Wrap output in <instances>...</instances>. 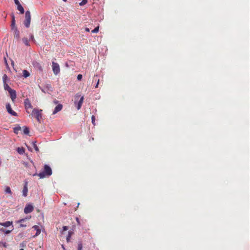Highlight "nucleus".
Instances as JSON below:
<instances>
[{
  "label": "nucleus",
  "instance_id": "f257e3e1",
  "mask_svg": "<svg viewBox=\"0 0 250 250\" xmlns=\"http://www.w3.org/2000/svg\"><path fill=\"white\" fill-rule=\"evenodd\" d=\"M52 173V169L51 167L47 165H45L44 166L43 170L42 172L39 173V174L35 173L33 175V176L38 175L40 177V178H43L45 177H49L51 175Z\"/></svg>",
  "mask_w": 250,
  "mask_h": 250
},
{
  "label": "nucleus",
  "instance_id": "f03ea898",
  "mask_svg": "<svg viewBox=\"0 0 250 250\" xmlns=\"http://www.w3.org/2000/svg\"><path fill=\"white\" fill-rule=\"evenodd\" d=\"M31 22V14L29 11H27L25 14V19L24 21V24L26 28L30 27Z\"/></svg>",
  "mask_w": 250,
  "mask_h": 250
},
{
  "label": "nucleus",
  "instance_id": "7ed1b4c3",
  "mask_svg": "<svg viewBox=\"0 0 250 250\" xmlns=\"http://www.w3.org/2000/svg\"><path fill=\"white\" fill-rule=\"evenodd\" d=\"M42 109H38L36 108H34L32 112V115L34 116L38 120V122H40L41 119H42Z\"/></svg>",
  "mask_w": 250,
  "mask_h": 250
},
{
  "label": "nucleus",
  "instance_id": "20e7f679",
  "mask_svg": "<svg viewBox=\"0 0 250 250\" xmlns=\"http://www.w3.org/2000/svg\"><path fill=\"white\" fill-rule=\"evenodd\" d=\"M52 67L53 72L55 75H57L60 72V68L59 64L58 63L55 62H52Z\"/></svg>",
  "mask_w": 250,
  "mask_h": 250
},
{
  "label": "nucleus",
  "instance_id": "39448f33",
  "mask_svg": "<svg viewBox=\"0 0 250 250\" xmlns=\"http://www.w3.org/2000/svg\"><path fill=\"white\" fill-rule=\"evenodd\" d=\"M6 108L7 109V112L11 115L14 116H17V113L12 109L11 105L10 104H9V103L6 104Z\"/></svg>",
  "mask_w": 250,
  "mask_h": 250
},
{
  "label": "nucleus",
  "instance_id": "423d86ee",
  "mask_svg": "<svg viewBox=\"0 0 250 250\" xmlns=\"http://www.w3.org/2000/svg\"><path fill=\"white\" fill-rule=\"evenodd\" d=\"M34 208L31 204H27L24 209V212L25 214H28L31 212L33 210Z\"/></svg>",
  "mask_w": 250,
  "mask_h": 250
},
{
  "label": "nucleus",
  "instance_id": "0eeeda50",
  "mask_svg": "<svg viewBox=\"0 0 250 250\" xmlns=\"http://www.w3.org/2000/svg\"><path fill=\"white\" fill-rule=\"evenodd\" d=\"M14 229V226H11L10 229H7L5 227H0V231L3 232L6 234L10 233Z\"/></svg>",
  "mask_w": 250,
  "mask_h": 250
},
{
  "label": "nucleus",
  "instance_id": "6e6552de",
  "mask_svg": "<svg viewBox=\"0 0 250 250\" xmlns=\"http://www.w3.org/2000/svg\"><path fill=\"white\" fill-rule=\"evenodd\" d=\"M0 225L5 228H9V229H10V228L11 226H13L12 222L10 221H6L3 223H0Z\"/></svg>",
  "mask_w": 250,
  "mask_h": 250
},
{
  "label": "nucleus",
  "instance_id": "1a4fd4ad",
  "mask_svg": "<svg viewBox=\"0 0 250 250\" xmlns=\"http://www.w3.org/2000/svg\"><path fill=\"white\" fill-rule=\"evenodd\" d=\"M24 105L26 109L27 110L29 108H32V105L31 104L30 100L28 99H26L24 101Z\"/></svg>",
  "mask_w": 250,
  "mask_h": 250
},
{
  "label": "nucleus",
  "instance_id": "9d476101",
  "mask_svg": "<svg viewBox=\"0 0 250 250\" xmlns=\"http://www.w3.org/2000/svg\"><path fill=\"white\" fill-rule=\"evenodd\" d=\"M9 93L10 94V97L13 101L16 98V92L15 90L12 89L11 91H9Z\"/></svg>",
  "mask_w": 250,
  "mask_h": 250
},
{
  "label": "nucleus",
  "instance_id": "9b49d317",
  "mask_svg": "<svg viewBox=\"0 0 250 250\" xmlns=\"http://www.w3.org/2000/svg\"><path fill=\"white\" fill-rule=\"evenodd\" d=\"M62 105L61 104H59L57 105L55 108L54 111H53V114H55L59 111H61L62 109Z\"/></svg>",
  "mask_w": 250,
  "mask_h": 250
},
{
  "label": "nucleus",
  "instance_id": "f8f14e48",
  "mask_svg": "<svg viewBox=\"0 0 250 250\" xmlns=\"http://www.w3.org/2000/svg\"><path fill=\"white\" fill-rule=\"evenodd\" d=\"M11 18H12V21H11V30H14L15 28H17L15 26V16L14 14H11Z\"/></svg>",
  "mask_w": 250,
  "mask_h": 250
},
{
  "label": "nucleus",
  "instance_id": "ddd939ff",
  "mask_svg": "<svg viewBox=\"0 0 250 250\" xmlns=\"http://www.w3.org/2000/svg\"><path fill=\"white\" fill-rule=\"evenodd\" d=\"M27 192H28L27 183L25 182V183L24 185L23 190H22V195L24 197L27 196Z\"/></svg>",
  "mask_w": 250,
  "mask_h": 250
},
{
  "label": "nucleus",
  "instance_id": "4468645a",
  "mask_svg": "<svg viewBox=\"0 0 250 250\" xmlns=\"http://www.w3.org/2000/svg\"><path fill=\"white\" fill-rule=\"evenodd\" d=\"M14 31V38L17 40H19L20 38V32L18 30L17 28H15L13 30Z\"/></svg>",
  "mask_w": 250,
  "mask_h": 250
},
{
  "label": "nucleus",
  "instance_id": "2eb2a0df",
  "mask_svg": "<svg viewBox=\"0 0 250 250\" xmlns=\"http://www.w3.org/2000/svg\"><path fill=\"white\" fill-rule=\"evenodd\" d=\"M83 101V96H82L77 104V107L78 110H79L81 108Z\"/></svg>",
  "mask_w": 250,
  "mask_h": 250
},
{
  "label": "nucleus",
  "instance_id": "dca6fc26",
  "mask_svg": "<svg viewBox=\"0 0 250 250\" xmlns=\"http://www.w3.org/2000/svg\"><path fill=\"white\" fill-rule=\"evenodd\" d=\"M17 9L20 12L21 14H23L24 12V8L21 3L17 5Z\"/></svg>",
  "mask_w": 250,
  "mask_h": 250
},
{
  "label": "nucleus",
  "instance_id": "f3484780",
  "mask_svg": "<svg viewBox=\"0 0 250 250\" xmlns=\"http://www.w3.org/2000/svg\"><path fill=\"white\" fill-rule=\"evenodd\" d=\"M33 228L35 230H36V234H35V236H37L39 235L40 234V233H41V230L39 229V227L38 226L35 225V226H33Z\"/></svg>",
  "mask_w": 250,
  "mask_h": 250
},
{
  "label": "nucleus",
  "instance_id": "a211bd4d",
  "mask_svg": "<svg viewBox=\"0 0 250 250\" xmlns=\"http://www.w3.org/2000/svg\"><path fill=\"white\" fill-rule=\"evenodd\" d=\"M24 148L23 147H18L17 149V152L20 154H23L24 153Z\"/></svg>",
  "mask_w": 250,
  "mask_h": 250
},
{
  "label": "nucleus",
  "instance_id": "6ab92c4d",
  "mask_svg": "<svg viewBox=\"0 0 250 250\" xmlns=\"http://www.w3.org/2000/svg\"><path fill=\"white\" fill-rule=\"evenodd\" d=\"M23 42L25 44L26 46H30L28 40L27 38H23L22 39Z\"/></svg>",
  "mask_w": 250,
  "mask_h": 250
},
{
  "label": "nucleus",
  "instance_id": "aec40b11",
  "mask_svg": "<svg viewBox=\"0 0 250 250\" xmlns=\"http://www.w3.org/2000/svg\"><path fill=\"white\" fill-rule=\"evenodd\" d=\"M23 76L24 77V78H27L28 77H29L30 76V73L29 72L26 70H24L23 71Z\"/></svg>",
  "mask_w": 250,
  "mask_h": 250
},
{
  "label": "nucleus",
  "instance_id": "412c9836",
  "mask_svg": "<svg viewBox=\"0 0 250 250\" xmlns=\"http://www.w3.org/2000/svg\"><path fill=\"white\" fill-rule=\"evenodd\" d=\"M4 88L5 90L11 91L12 89L10 87V86L6 83H3Z\"/></svg>",
  "mask_w": 250,
  "mask_h": 250
},
{
  "label": "nucleus",
  "instance_id": "4be33fe9",
  "mask_svg": "<svg viewBox=\"0 0 250 250\" xmlns=\"http://www.w3.org/2000/svg\"><path fill=\"white\" fill-rule=\"evenodd\" d=\"M73 234V232L71 231H69L68 234L66 237V241L67 242H69L70 241V238L71 237V235Z\"/></svg>",
  "mask_w": 250,
  "mask_h": 250
},
{
  "label": "nucleus",
  "instance_id": "5701e85b",
  "mask_svg": "<svg viewBox=\"0 0 250 250\" xmlns=\"http://www.w3.org/2000/svg\"><path fill=\"white\" fill-rule=\"evenodd\" d=\"M97 76L96 75V76H94V77H93V81H95L96 82H97L96 83V84L95 85V88H97L98 87V85H99V79H97Z\"/></svg>",
  "mask_w": 250,
  "mask_h": 250
},
{
  "label": "nucleus",
  "instance_id": "b1692460",
  "mask_svg": "<svg viewBox=\"0 0 250 250\" xmlns=\"http://www.w3.org/2000/svg\"><path fill=\"white\" fill-rule=\"evenodd\" d=\"M21 130L20 126H17L14 128V132L16 134H18L19 131Z\"/></svg>",
  "mask_w": 250,
  "mask_h": 250
},
{
  "label": "nucleus",
  "instance_id": "393cba45",
  "mask_svg": "<svg viewBox=\"0 0 250 250\" xmlns=\"http://www.w3.org/2000/svg\"><path fill=\"white\" fill-rule=\"evenodd\" d=\"M32 144H33V146L34 148H35V150L37 152H38L39 151V149L36 145V142L35 141V142H32Z\"/></svg>",
  "mask_w": 250,
  "mask_h": 250
},
{
  "label": "nucleus",
  "instance_id": "a878e982",
  "mask_svg": "<svg viewBox=\"0 0 250 250\" xmlns=\"http://www.w3.org/2000/svg\"><path fill=\"white\" fill-rule=\"evenodd\" d=\"M5 192L6 193H8V194H11L12 192H11V189H10V187H6L5 188Z\"/></svg>",
  "mask_w": 250,
  "mask_h": 250
},
{
  "label": "nucleus",
  "instance_id": "bb28decb",
  "mask_svg": "<svg viewBox=\"0 0 250 250\" xmlns=\"http://www.w3.org/2000/svg\"><path fill=\"white\" fill-rule=\"evenodd\" d=\"M23 133L25 134H28L29 133V129L27 127L25 126L23 129Z\"/></svg>",
  "mask_w": 250,
  "mask_h": 250
},
{
  "label": "nucleus",
  "instance_id": "cd10ccee",
  "mask_svg": "<svg viewBox=\"0 0 250 250\" xmlns=\"http://www.w3.org/2000/svg\"><path fill=\"white\" fill-rule=\"evenodd\" d=\"M8 79V77L6 75V74H4L2 76V81H3V83H6V81Z\"/></svg>",
  "mask_w": 250,
  "mask_h": 250
},
{
  "label": "nucleus",
  "instance_id": "c85d7f7f",
  "mask_svg": "<svg viewBox=\"0 0 250 250\" xmlns=\"http://www.w3.org/2000/svg\"><path fill=\"white\" fill-rule=\"evenodd\" d=\"M34 65L36 67H38V68H39L40 70H42V66H41V65L40 64V63H38V62H36L35 63H34Z\"/></svg>",
  "mask_w": 250,
  "mask_h": 250
},
{
  "label": "nucleus",
  "instance_id": "c756f323",
  "mask_svg": "<svg viewBox=\"0 0 250 250\" xmlns=\"http://www.w3.org/2000/svg\"><path fill=\"white\" fill-rule=\"evenodd\" d=\"M83 245L81 242H79L78 244V250H83Z\"/></svg>",
  "mask_w": 250,
  "mask_h": 250
},
{
  "label": "nucleus",
  "instance_id": "7c9ffc66",
  "mask_svg": "<svg viewBox=\"0 0 250 250\" xmlns=\"http://www.w3.org/2000/svg\"><path fill=\"white\" fill-rule=\"evenodd\" d=\"M87 2V0H83L80 3V5L83 6Z\"/></svg>",
  "mask_w": 250,
  "mask_h": 250
},
{
  "label": "nucleus",
  "instance_id": "2f4dec72",
  "mask_svg": "<svg viewBox=\"0 0 250 250\" xmlns=\"http://www.w3.org/2000/svg\"><path fill=\"white\" fill-rule=\"evenodd\" d=\"M98 31H99V26L95 28L93 30H92L91 32L93 33H97Z\"/></svg>",
  "mask_w": 250,
  "mask_h": 250
},
{
  "label": "nucleus",
  "instance_id": "473e14b6",
  "mask_svg": "<svg viewBox=\"0 0 250 250\" xmlns=\"http://www.w3.org/2000/svg\"><path fill=\"white\" fill-rule=\"evenodd\" d=\"M2 246L4 248H6L7 247V245L6 242H2L0 241V246Z\"/></svg>",
  "mask_w": 250,
  "mask_h": 250
},
{
  "label": "nucleus",
  "instance_id": "72a5a7b5",
  "mask_svg": "<svg viewBox=\"0 0 250 250\" xmlns=\"http://www.w3.org/2000/svg\"><path fill=\"white\" fill-rule=\"evenodd\" d=\"M29 40H31L32 41H33V42H35V40L34 39V36H33V34H30V38H29Z\"/></svg>",
  "mask_w": 250,
  "mask_h": 250
},
{
  "label": "nucleus",
  "instance_id": "f704fd0d",
  "mask_svg": "<svg viewBox=\"0 0 250 250\" xmlns=\"http://www.w3.org/2000/svg\"><path fill=\"white\" fill-rule=\"evenodd\" d=\"M45 88L47 90H50V91H52V87L51 86V85L50 84H47L46 87H45Z\"/></svg>",
  "mask_w": 250,
  "mask_h": 250
},
{
  "label": "nucleus",
  "instance_id": "c9c22d12",
  "mask_svg": "<svg viewBox=\"0 0 250 250\" xmlns=\"http://www.w3.org/2000/svg\"><path fill=\"white\" fill-rule=\"evenodd\" d=\"M91 120H92V123L93 125H95V116L94 115H93L92 116Z\"/></svg>",
  "mask_w": 250,
  "mask_h": 250
},
{
  "label": "nucleus",
  "instance_id": "e433bc0d",
  "mask_svg": "<svg viewBox=\"0 0 250 250\" xmlns=\"http://www.w3.org/2000/svg\"><path fill=\"white\" fill-rule=\"evenodd\" d=\"M82 78H83V76H82V75H81V74H79V75L77 76V79H78L79 81H81V80L82 79Z\"/></svg>",
  "mask_w": 250,
  "mask_h": 250
},
{
  "label": "nucleus",
  "instance_id": "4c0bfd02",
  "mask_svg": "<svg viewBox=\"0 0 250 250\" xmlns=\"http://www.w3.org/2000/svg\"><path fill=\"white\" fill-rule=\"evenodd\" d=\"M68 229V227L67 226H63L62 228V230L63 231H66Z\"/></svg>",
  "mask_w": 250,
  "mask_h": 250
},
{
  "label": "nucleus",
  "instance_id": "58836bf2",
  "mask_svg": "<svg viewBox=\"0 0 250 250\" xmlns=\"http://www.w3.org/2000/svg\"><path fill=\"white\" fill-rule=\"evenodd\" d=\"M15 3L17 5L19 4H20V2H19V0H14Z\"/></svg>",
  "mask_w": 250,
  "mask_h": 250
},
{
  "label": "nucleus",
  "instance_id": "ea45409f",
  "mask_svg": "<svg viewBox=\"0 0 250 250\" xmlns=\"http://www.w3.org/2000/svg\"><path fill=\"white\" fill-rule=\"evenodd\" d=\"M25 220V219H22L19 220L17 222L18 223H22V222H24Z\"/></svg>",
  "mask_w": 250,
  "mask_h": 250
},
{
  "label": "nucleus",
  "instance_id": "a19ab883",
  "mask_svg": "<svg viewBox=\"0 0 250 250\" xmlns=\"http://www.w3.org/2000/svg\"><path fill=\"white\" fill-rule=\"evenodd\" d=\"M20 227H25L26 226V225H24L23 224H21L20 225Z\"/></svg>",
  "mask_w": 250,
  "mask_h": 250
},
{
  "label": "nucleus",
  "instance_id": "79ce46f5",
  "mask_svg": "<svg viewBox=\"0 0 250 250\" xmlns=\"http://www.w3.org/2000/svg\"><path fill=\"white\" fill-rule=\"evenodd\" d=\"M42 91L44 92V93H46V88H44V89H41Z\"/></svg>",
  "mask_w": 250,
  "mask_h": 250
},
{
  "label": "nucleus",
  "instance_id": "37998d69",
  "mask_svg": "<svg viewBox=\"0 0 250 250\" xmlns=\"http://www.w3.org/2000/svg\"><path fill=\"white\" fill-rule=\"evenodd\" d=\"M85 30L87 32H89V29L88 28H85Z\"/></svg>",
  "mask_w": 250,
  "mask_h": 250
},
{
  "label": "nucleus",
  "instance_id": "c03bdc74",
  "mask_svg": "<svg viewBox=\"0 0 250 250\" xmlns=\"http://www.w3.org/2000/svg\"><path fill=\"white\" fill-rule=\"evenodd\" d=\"M58 101H57V100L54 101V103H55V104H58Z\"/></svg>",
  "mask_w": 250,
  "mask_h": 250
},
{
  "label": "nucleus",
  "instance_id": "a18cd8bd",
  "mask_svg": "<svg viewBox=\"0 0 250 250\" xmlns=\"http://www.w3.org/2000/svg\"><path fill=\"white\" fill-rule=\"evenodd\" d=\"M80 97V95L77 94V95H76V98Z\"/></svg>",
  "mask_w": 250,
  "mask_h": 250
},
{
  "label": "nucleus",
  "instance_id": "49530a36",
  "mask_svg": "<svg viewBox=\"0 0 250 250\" xmlns=\"http://www.w3.org/2000/svg\"><path fill=\"white\" fill-rule=\"evenodd\" d=\"M62 247L63 249V250H65V248L63 245H62Z\"/></svg>",
  "mask_w": 250,
  "mask_h": 250
},
{
  "label": "nucleus",
  "instance_id": "de8ad7c7",
  "mask_svg": "<svg viewBox=\"0 0 250 250\" xmlns=\"http://www.w3.org/2000/svg\"><path fill=\"white\" fill-rule=\"evenodd\" d=\"M76 219H77V221L78 223H79V219H78V218H76Z\"/></svg>",
  "mask_w": 250,
  "mask_h": 250
},
{
  "label": "nucleus",
  "instance_id": "09e8293b",
  "mask_svg": "<svg viewBox=\"0 0 250 250\" xmlns=\"http://www.w3.org/2000/svg\"><path fill=\"white\" fill-rule=\"evenodd\" d=\"M5 63H6V64H7V62H6V59H5Z\"/></svg>",
  "mask_w": 250,
  "mask_h": 250
},
{
  "label": "nucleus",
  "instance_id": "8fccbe9b",
  "mask_svg": "<svg viewBox=\"0 0 250 250\" xmlns=\"http://www.w3.org/2000/svg\"><path fill=\"white\" fill-rule=\"evenodd\" d=\"M63 1H66L67 0H62Z\"/></svg>",
  "mask_w": 250,
  "mask_h": 250
},
{
  "label": "nucleus",
  "instance_id": "3c124183",
  "mask_svg": "<svg viewBox=\"0 0 250 250\" xmlns=\"http://www.w3.org/2000/svg\"><path fill=\"white\" fill-rule=\"evenodd\" d=\"M20 250H23V249H20Z\"/></svg>",
  "mask_w": 250,
  "mask_h": 250
}]
</instances>
